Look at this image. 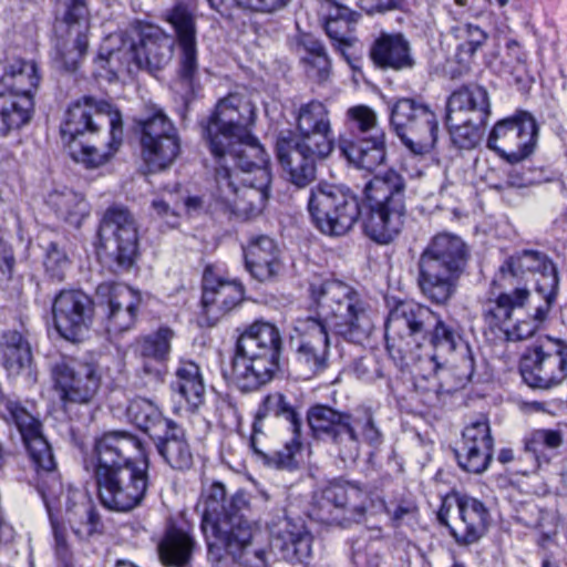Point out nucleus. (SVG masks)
Listing matches in <instances>:
<instances>
[{
	"mask_svg": "<svg viewBox=\"0 0 567 567\" xmlns=\"http://www.w3.org/2000/svg\"><path fill=\"white\" fill-rule=\"evenodd\" d=\"M181 209V196L171 190H165L151 203L152 215L169 227H175L178 224Z\"/></svg>",
	"mask_w": 567,
	"mask_h": 567,
	"instance_id": "13d9d810",
	"label": "nucleus"
},
{
	"mask_svg": "<svg viewBox=\"0 0 567 567\" xmlns=\"http://www.w3.org/2000/svg\"><path fill=\"white\" fill-rule=\"evenodd\" d=\"M293 143L316 159L328 157L334 148L333 132H297Z\"/></svg>",
	"mask_w": 567,
	"mask_h": 567,
	"instance_id": "864d4df0",
	"label": "nucleus"
},
{
	"mask_svg": "<svg viewBox=\"0 0 567 567\" xmlns=\"http://www.w3.org/2000/svg\"><path fill=\"white\" fill-rule=\"evenodd\" d=\"M202 530L206 543L245 517L249 502L244 492H237L230 498L220 483L212 484L203 494Z\"/></svg>",
	"mask_w": 567,
	"mask_h": 567,
	"instance_id": "5701e85b",
	"label": "nucleus"
},
{
	"mask_svg": "<svg viewBox=\"0 0 567 567\" xmlns=\"http://www.w3.org/2000/svg\"><path fill=\"white\" fill-rule=\"evenodd\" d=\"M94 312L91 298L81 290H62L53 299V322L59 334L71 342L89 332Z\"/></svg>",
	"mask_w": 567,
	"mask_h": 567,
	"instance_id": "a878e982",
	"label": "nucleus"
},
{
	"mask_svg": "<svg viewBox=\"0 0 567 567\" xmlns=\"http://www.w3.org/2000/svg\"><path fill=\"white\" fill-rule=\"evenodd\" d=\"M310 293L317 315L296 320L295 331L299 336L296 353L301 364L318 373L328 367L329 329L348 341L359 343L369 336L372 321L367 302L344 282L311 284Z\"/></svg>",
	"mask_w": 567,
	"mask_h": 567,
	"instance_id": "f03ea898",
	"label": "nucleus"
},
{
	"mask_svg": "<svg viewBox=\"0 0 567 567\" xmlns=\"http://www.w3.org/2000/svg\"><path fill=\"white\" fill-rule=\"evenodd\" d=\"M166 19L176 35L178 80L193 93L199 70L195 14L186 4L177 3Z\"/></svg>",
	"mask_w": 567,
	"mask_h": 567,
	"instance_id": "b1692460",
	"label": "nucleus"
},
{
	"mask_svg": "<svg viewBox=\"0 0 567 567\" xmlns=\"http://www.w3.org/2000/svg\"><path fill=\"white\" fill-rule=\"evenodd\" d=\"M100 237L105 247H113L115 259L122 268H128L137 254V227L132 214L124 207H110L100 226Z\"/></svg>",
	"mask_w": 567,
	"mask_h": 567,
	"instance_id": "c85d7f7f",
	"label": "nucleus"
},
{
	"mask_svg": "<svg viewBox=\"0 0 567 567\" xmlns=\"http://www.w3.org/2000/svg\"><path fill=\"white\" fill-rule=\"evenodd\" d=\"M270 415L287 420L291 432L301 430V420L298 412L281 392L269 393L262 399L256 413V421L260 422Z\"/></svg>",
	"mask_w": 567,
	"mask_h": 567,
	"instance_id": "8fccbe9b",
	"label": "nucleus"
},
{
	"mask_svg": "<svg viewBox=\"0 0 567 567\" xmlns=\"http://www.w3.org/2000/svg\"><path fill=\"white\" fill-rule=\"evenodd\" d=\"M494 440L486 416L470 423L462 433V444L455 450L460 467L468 473L485 472L492 461Z\"/></svg>",
	"mask_w": 567,
	"mask_h": 567,
	"instance_id": "7c9ffc66",
	"label": "nucleus"
},
{
	"mask_svg": "<svg viewBox=\"0 0 567 567\" xmlns=\"http://www.w3.org/2000/svg\"><path fill=\"white\" fill-rule=\"evenodd\" d=\"M141 156L150 173L169 167L181 152V142L172 121L156 109L152 115L138 121Z\"/></svg>",
	"mask_w": 567,
	"mask_h": 567,
	"instance_id": "412c9836",
	"label": "nucleus"
},
{
	"mask_svg": "<svg viewBox=\"0 0 567 567\" xmlns=\"http://www.w3.org/2000/svg\"><path fill=\"white\" fill-rule=\"evenodd\" d=\"M61 492V484L54 478L53 485L45 487L44 485L41 486V494L43 497V501L47 505L50 522L52 526L53 537H54V544H55V551L56 555L64 559L68 556L69 548H68V542H66V534L65 528L58 523V520L52 516L49 499L58 497V494Z\"/></svg>",
	"mask_w": 567,
	"mask_h": 567,
	"instance_id": "052dcab7",
	"label": "nucleus"
},
{
	"mask_svg": "<svg viewBox=\"0 0 567 567\" xmlns=\"http://www.w3.org/2000/svg\"><path fill=\"white\" fill-rule=\"evenodd\" d=\"M435 312L429 307L402 301L389 313L385 322L386 349L391 355L405 358L419 349L431 328Z\"/></svg>",
	"mask_w": 567,
	"mask_h": 567,
	"instance_id": "dca6fc26",
	"label": "nucleus"
},
{
	"mask_svg": "<svg viewBox=\"0 0 567 567\" xmlns=\"http://www.w3.org/2000/svg\"><path fill=\"white\" fill-rule=\"evenodd\" d=\"M427 338L434 349L431 361L435 371L449 368L454 370L461 380L472 379L475 370L473 353L456 323L446 322L435 313Z\"/></svg>",
	"mask_w": 567,
	"mask_h": 567,
	"instance_id": "aec40b11",
	"label": "nucleus"
},
{
	"mask_svg": "<svg viewBox=\"0 0 567 567\" xmlns=\"http://www.w3.org/2000/svg\"><path fill=\"white\" fill-rule=\"evenodd\" d=\"M524 382L535 389H550L567 378V341L546 337L529 348L520 363Z\"/></svg>",
	"mask_w": 567,
	"mask_h": 567,
	"instance_id": "6ab92c4d",
	"label": "nucleus"
},
{
	"mask_svg": "<svg viewBox=\"0 0 567 567\" xmlns=\"http://www.w3.org/2000/svg\"><path fill=\"white\" fill-rule=\"evenodd\" d=\"M56 19L65 24L71 43L59 39L51 59L58 69L73 72L79 68L89 48L91 12L87 0H58Z\"/></svg>",
	"mask_w": 567,
	"mask_h": 567,
	"instance_id": "f3484780",
	"label": "nucleus"
},
{
	"mask_svg": "<svg viewBox=\"0 0 567 567\" xmlns=\"http://www.w3.org/2000/svg\"><path fill=\"white\" fill-rule=\"evenodd\" d=\"M321 17L323 23L326 22H337L339 20L346 19H359L360 14L355 11H352L346 6H342L333 0H324L321 3Z\"/></svg>",
	"mask_w": 567,
	"mask_h": 567,
	"instance_id": "69168bd1",
	"label": "nucleus"
},
{
	"mask_svg": "<svg viewBox=\"0 0 567 567\" xmlns=\"http://www.w3.org/2000/svg\"><path fill=\"white\" fill-rule=\"evenodd\" d=\"M142 450L141 441L123 431H114L96 439L91 461L99 497L104 507L115 512H130L142 504L148 489V464L132 460Z\"/></svg>",
	"mask_w": 567,
	"mask_h": 567,
	"instance_id": "7ed1b4c3",
	"label": "nucleus"
},
{
	"mask_svg": "<svg viewBox=\"0 0 567 567\" xmlns=\"http://www.w3.org/2000/svg\"><path fill=\"white\" fill-rule=\"evenodd\" d=\"M351 426L358 443V456L360 455L361 441L373 449L383 443V433L377 424L374 414L370 408L360 406L351 413Z\"/></svg>",
	"mask_w": 567,
	"mask_h": 567,
	"instance_id": "3c124183",
	"label": "nucleus"
},
{
	"mask_svg": "<svg viewBox=\"0 0 567 567\" xmlns=\"http://www.w3.org/2000/svg\"><path fill=\"white\" fill-rule=\"evenodd\" d=\"M174 388L186 401L187 409L197 411L205 402L206 388L199 367L190 360H182L175 372Z\"/></svg>",
	"mask_w": 567,
	"mask_h": 567,
	"instance_id": "79ce46f5",
	"label": "nucleus"
},
{
	"mask_svg": "<svg viewBox=\"0 0 567 567\" xmlns=\"http://www.w3.org/2000/svg\"><path fill=\"white\" fill-rule=\"evenodd\" d=\"M357 22L358 19H341L337 22L323 23L327 35L332 41L333 47L347 61H349V49L357 42L354 35Z\"/></svg>",
	"mask_w": 567,
	"mask_h": 567,
	"instance_id": "6e6d98bb",
	"label": "nucleus"
},
{
	"mask_svg": "<svg viewBox=\"0 0 567 567\" xmlns=\"http://www.w3.org/2000/svg\"><path fill=\"white\" fill-rule=\"evenodd\" d=\"M174 331L162 327L157 331L137 340L136 351L143 360V370L147 374H159V365L168 359Z\"/></svg>",
	"mask_w": 567,
	"mask_h": 567,
	"instance_id": "ea45409f",
	"label": "nucleus"
},
{
	"mask_svg": "<svg viewBox=\"0 0 567 567\" xmlns=\"http://www.w3.org/2000/svg\"><path fill=\"white\" fill-rule=\"evenodd\" d=\"M82 502L68 505L66 518L73 534L89 540L103 534L104 525L94 505L81 495Z\"/></svg>",
	"mask_w": 567,
	"mask_h": 567,
	"instance_id": "c03bdc74",
	"label": "nucleus"
},
{
	"mask_svg": "<svg viewBox=\"0 0 567 567\" xmlns=\"http://www.w3.org/2000/svg\"><path fill=\"white\" fill-rule=\"evenodd\" d=\"M271 549L289 563H305L312 551V535L301 519L282 516L268 523Z\"/></svg>",
	"mask_w": 567,
	"mask_h": 567,
	"instance_id": "c756f323",
	"label": "nucleus"
},
{
	"mask_svg": "<svg viewBox=\"0 0 567 567\" xmlns=\"http://www.w3.org/2000/svg\"><path fill=\"white\" fill-rule=\"evenodd\" d=\"M307 421L313 435L327 437L338 450L344 462L358 458V443L351 426V413L338 411L326 404H316L308 410Z\"/></svg>",
	"mask_w": 567,
	"mask_h": 567,
	"instance_id": "393cba45",
	"label": "nucleus"
},
{
	"mask_svg": "<svg viewBox=\"0 0 567 567\" xmlns=\"http://www.w3.org/2000/svg\"><path fill=\"white\" fill-rule=\"evenodd\" d=\"M236 3L244 8L261 13H276L285 9L291 0H235Z\"/></svg>",
	"mask_w": 567,
	"mask_h": 567,
	"instance_id": "338daca9",
	"label": "nucleus"
},
{
	"mask_svg": "<svg viewBox=\"0 0 567 567\" xmlns=\"http://www.w3.org/2000/svg\"><path fill=\"white\" fill-rule=\"evenodd\" d=\"M4 408L6 420L17 426L37 472L52 474L55 470V460L50 444L43 436L41 422L20 402L7 400Z\"/></svg>",
	"mask_w": 567,
	"mask_h": 567,
	"instance_id": "bb28decb",
	"label": "nucleus"
},
{
	"mask_svg": "<svg viewBox=\"0 0 567 567\" xmlns=\"http://www.w3.org/2000/svg\"><path fill=\"white\" fill-rule=\"evenodd\" d=\"M524 451L534 461V468L543 464H549L557 455L564 444L561 431L554 429H538L524 437Z\"/></svg>",
	"mask_w": 567,
	"mask_h": 567,
	"instance_id": "37998d69",
	"label": "nucleus"
},
{
	"mask_svg": "<svg viewBox=\"0 0 567 567\" xmlns=\"http://www.w3.org/2000/svg\"><path fill=\"white\" fill-rule=\"evenodd\" d=\"M348 134H341L338 146L354 166L372 172L384 163L385 133L379 126L374 110L355 105L346 113Z\"/></svg>",
	"mask_w": 567,
	"mask_h": 567,
	"instance_id": "9b49d317",
	"label": "nucleus"
},
{
	"mask_svg": "<svg viewBox=\"0 0 567 567\" xmlns=\"http://www.w3.org/2000/svg\"><path fill=\"white\" fill-rule=\"evenodd\" d=\"M48 367L54 391L64 406L87 404L100 388V377L92 364L61 353L48 357Z\"/></svg>",
	"mask_w": 567,
	"mask_h": 567,
	"instance_id": "a211bd4d",
	"label": "nucleus"
},
{
	"mask_svg": "<svg viewBox=\"0 0 567 567\" xmlns=\"http://www.w3.org/2000/svg\"><path fill=\"white\" fill-rule=\"evenodd\" d=\"M298 44L310 54L308 62L318 68V76L324 80L329 74L330 60L323 44L309 33L300 34Z\"/></svg>",
	"mask_w": 567,
	"mask_h": 567,
	"instance_id": "680f3d73",
	"label": "nucleus"
},
{
	"mask_svg": "<svg viewBox=\"0 0 567 567\" xmlns=\"http://www.w3.org/2000/svg\"><path fill=\"white\" fill-rule=\"evenodd\" d=\"M95 293L97 301L106 306L110 333H122L134 327L142 303L140 291L121 282L105 281L96 287Z\"/></svg>",
	"mask_w": 567,
	"mask_h": 567,
	"instance_id": "cd10ccee",
	"label": "nucleus"
},
{
	"mask_svg": "<svg viewBox=\"0 0 567 567\" xmlns=\"http://www.w3.org/2000/svg\"><path fill=\"white\" fill-rule=\"evenodd\" d=\"M390 124L403 145L415 155L429 153L437 140L439 122L429 105L401 99L391 109Z\"/></svg>",
	"mask_w": 567,
	"mask_h": 567,
	"instance_id": "2eb2a0df",
	"label": "nucleus"
},
{
	"mask_svg": "<svg viewBox=\"0 0 567 567\" xmlns=\"http://www.w3.org/2000/svg\"><path fill=\"white\" fill-rule=\"evenodd\" d=\"M369 54L374 65L383 70L403 71L415 64L410 42L401 33H382L372 43Z\"/></svg>",
	"mask_w": 567,
	"mask_h": 567,
	"instance_id": "e433bc0d",
	"label": "nucleus"
},
{
	"mask_svg": "<svg viewBox=\"0 0 567 567\" xmlns=\"http://www.w3.org/2000/svg\"><path fill=\"white\" fill-rule=\"evenodd\" d=\"M173 58V41L159 28L143 25L133 34L109 35L99 51L96 62L110 72H154L165 68Z\"/></svg>",
	"mask_w": 567,
	"mask_h": 567,
	"instance_id": "6e6552de",
	"label": "nucleus"
},
{
	"mask_svg": "<svg viewBox=\"0 0 567 567\" xmlns=\"http://www.w3.org/2000/svg\"><path fill=\"white\" fill-rule=\"evenodd\" d=\"M535 330V327H533L529 322H520L513 327V329H509L507 327L504 332L506 334L507 340L516 341V340H523L533 334Z\"/></svg>",
	"mask_w": 567,
	"mask_h": 567,
	"instance_id": "774afa93",
	"label": "nucleus"
},
{
	"mask_svg": "<svg viewBox=\"0 0 567 567\" xmlns=\"http://www.w3.org/2000/svg\"><path fill=\"white\" fill-rule=\"evenodd\" d=\"M499 73L508 82L513 81L516 84L524 82L527 75L526 54L518 42L511 40L506 43Z\"/></svg>",
	"mask_w": 567,
	"mask_h": 567,
	"instance_id": "5fc2aeb1",
	"label": "nucleus"
},
{
	"mask_svg": "<svg viewBox=\"0 0 567 567\" xmlns=\"http://www.w3.org/2000/svg\"><path fill=\"white\" fill-rule=\"evenodd\" d=\"M404 189L403 177L389 171L365 185V203L361 206L349 188L318 184L310 192L308 210L313 225L324 235L343 236L361 217L368 237L378 244H389L404 223Z\"/></svg>",
	"mask_w": 567,
	"mask_h": 567,
	"instance_id": "f257e3e1",
	"label": "nucleus"
},
{
	"mask_svg": "<svg viewBox=\"0 0 567 567\" xmlns=\"http://www.w3.org/2000/svg\"><path fill=\"white\" fill-rule=\"evenodd\" d=\"M207 549L209 559L215 563L229 556L246 567H267L274 551L261 528L246 516L208 540Z\"/></svg>",
	"mask_w": 567,
	"mask_h": 567,
	"instance_id": "4468645a",
	"label": "nucleus"
},
{
	"mask_svg": "<svg viewBox=\"0 0 567 567\" xmlns=\"http://www.w3.org/2000/svg\"><path fill=\"white\" fill-rule=\"evenodd\" d=\"M456 505L460 525L453 529V535L460 544H473L484 535L489 511L482 501L466 494L456 496Z\"/></svg>",
	"mask_w": 567,
	"mask_h": 567,
	"instance_id": "4c0bfd02",
	"label": "nucleus"
},
{
	"mask_svg": "<svg viewBox=\"0 0 567 567\" xmlns=\"http://www.w3.org/2000/svg\"><path fill=\"white\" fill-rule=\"evenodd\" d=\"M126 413L130 422L153 439L173 422V420L164 417L152 401L144 398L133 400L128 404Z\"/></svg>",
	"mask_w": 567,
	"mask_h": 567,
	"instance_id": "49530a36",
	"label": "nucleus"
},
{
	"mask_svg": "<svg viewBox=\"0 0 567 567\" xmlns=\"http://www.w3.org/2000/svg\"><path fill=\"white\" fill-rule=\"evenodd\" d=\"M530 279L535 280L536 292L544 299V305L535 311V319L543 321L556 301L559 286L557 269L545 252L524 249L507 257L499 266L493 285L498 288L527 287Z\"/></svg>",
	"mask_w": 567,
	"mask_h": 567,
	"instance_id": "9d476101",
	"label": "nucleus"
},
{
	"mask_svg": "<svg viewBox=\"0 0 567 567\" xmlns=\"http://www.w3.org/2000/svg\"><path fill=\"white\" fill-rule=\"evenodd\" d=\"M385 511L395 526L411 524L417 516V506L411 498L390 503L385 506Z\"/></svg>",
	"mask_w": 567,
	"mask_h": 567,
	"instance_id": "0e129e2a",
	"label": "nucleus"
},
{
	"mask_svg": "<svg viewBox=\"0 0 567 567\" xmlns=\"http://www.w3.org/2000/svg\"><path fill=\"white\" fill-rule=\"evenodd\" d=\"M537 134L535 118L528 112L519 111L494 125L487 146L506 161L517 163L534 152Z\"/></svg>",
	"mask_w": 567,
	"mask_h": 567,
	"instance_id": "4be33fe9",
	"label": "nucleus"
},
{
	"mask_svg": "<svg viewBox=\"0 0 567 567\" xmlns=\"http://www.w3.org/2000/svg\"><path fill=\"white\" fill-rule=\"evenodd\" d=\"M278 161L297 187H306L316 178V159L293 143V133L281 132L276 142Z\"/></svg>",
	"mask_w": 567,
	"mask_h": 567,
	"instance_id": "473e14b6",
	"label": "nucleus"
},
{
	"mask_svg": "<svg viewBox=\"0 0 567 567\" xmlns=\"http://www.w3.org/2000/svg\"><path fill=\"white\" fill-rule=\"evenodd\" d=\"M244 257L246 269L258 281L272 279L281 269L279 248L266 235L251 236L244 246Z\"/></svg>",
	"mask_w": 567,
	"mask_h": 567,
	"instance_id": "f704fd0d",
	"label": "nucleus"
},
{
	"mask_svg": "<svg viewBox=\"0 0 567 567\" xmlns=\"http://www.w3.org/2000/svg\"><path fill=\"white\" fill-rule=\"evenodd\" d=\"M446 125L450 128L453 143L460 148L475 147L482 137V127L485 123L478 121L467 122L466 118L457 120L456 122L446 118Z\"/></svg>",
	"mask_w": 567,
	"mask_h": 567,
	"instance_id": "4d7b16f0",
	"label": "nucleus"
},
{
	"mask_svg": "<svg viewBox=\"0 0 567 567\" xmlns=\"http://www.w3.org/2000/svg\"><path fill=\"white\" fill-rule=\"evenodd\" d=\"M282 338L271 322L256 320L240 331L231 360V378L243 391L269 383L279 370Z\"/></svg>",
	"mask_w": 567,
	"mask_h": 567,
	"instance_id": "0eeeda50",
	"label": "nucleus"
},
{
	"mask_svg": "<svg viewBox=\"0 0 567 567\" xmlns=\"http://www.w3.org/2000/svg\"><path fill=\"white\" fill-rule=\"evenodd\" d=\"M373 506V494L365 485L333 481L315 494L310 515L322 524L346 526L360 522Z\"/></svg>",
	"mask_w": 567,
	"mask_h": 567,
	"instance_id": "ddd939ff",
	"label": "nucleus"
},
{
	"mask_svg": "<svg viewBox=\"0 0 567 567\" xmlns=\"http://www.w3.org/2000/svg\"><path fill=\"white\" fill-rule=\"evenodd\" d=\"M503 291L491 296L483 302L482 315L492 328L505 330L512 320L514 311L523 308L529 299L530 291L526 286L501 288Z\"/></svg>",
	"mask_w": 567,
	"mask_h": 567,
	"instance_id": "c9c22d12",
	"label": "nucleus"
},
{
	"mask_svg": "<svg viewBox=\"0 0 567 567\" xmlns=\"http://www.w3.org/2000/svg\"><path fill=\"white\" fill-rule=\"evenodd\" d=\"M0 351L10 374H19L31 362L30 346L18 331H7L0 337Z\"/></svg>",
	"mask_w": 567,
	"mask_h": 567,
	"instance_id": "de8ad7c7",
	"label": "nucleus"
},
{
	"mask_svg": "<svg viewBox=\"0 0 567 567\" xmlns=\"http://www.w3.org/2000/svg\"><path fill=\"white\" fill-rule=\"evenodd\" d=\"M466 258V246L458 236L442 233L432 237L417 261L422 295L435 305H445L456 291Z\"/></svg>",
	"mask_w": 567,
	"mask_h": 567,
	"instance_id": "1a4fd4ad",
	"label": "nucleus"
},
{
	"mask_svg": "<svg viewBox=\"0 0 567 567\" xmlns=\"http://www.w3.org/2000/svg\"><path fill=\"white\" fill-rule=\"evenodd\" d=\"M256 118V107L239 94L220 100L215 110L199 122L203 140L216 162L268 157L250 127Z\"/></svg>",
	"mask_w": 567,
	"mask_h": 567,
	"instance_id": "39448f33",
	"label": "nucleus"
},
{
	"mask_svg": "<svg viewBox=\"0 0 567 567\" xmlns=\"http://www.w3.org/2000/svg\"><path fill=\"white\" fill-rule=\"evenodd\" d=\"M291 439L285 443L281 450L265 455V462L278 470H293L297 467V455L302 447L301 430L291 432Z\"/></svg>",
	"mask_w": 567,
	"mask_h": 567,
	"instance_id": "bf43d9fd",
	"label": "nucleus"
},
{
	"mask_svg": "<svg viewBox=\"0 0 567 567\" xmlns=\"http://www.w3.org/2000/svg\"><path fill=\"white\" fill-rule=\"evenodd\" d=\"M217 162L210 195L216 205L239 219H251L266 206L271 182L269 159Z\"/></svg>",
	"mask_w": 567,
	"mask_h": 567,
	"instance_id": "423d86ee",
	"label": "nucleus"
},
{
	"mask_svg": "<svg viewBox=\"0 0 567 567\" xmlns=\"http://www.w3.org/2000/svg\"><path fill=\"white\" fill-rule=\"evenodd\" d=\"M40 80L34 61L13 59L4 66L0 78V131L3 135L30 120Z\"/></svg>",
	"mask_w": 567,
	"mask_h": 567,
	"instance_id": "f8f14e48",
	"label": "nucleus"
},
{
	"mask_svg": "<svg viewBox=\"0 0 567 567\" xmlns=\"http://www.w3.org/2000/svg\"><path fill=\"white\" fill-rule=\"evenodd\" d=\"M297 132H333L327 106L317 100L302 104L296 116Z\"/></svg>",
	"mask_w": 567,
	"mask_h": 567,
	"instance_id": "603ef678",
	"label": "nucleus"
},
{
	"mask_svg": "<svg viewBox=\"0 0 567 567\" xmlns=\"http://www.w3.org/2000/svg\"><path fill=\"white\" fill-rule=\"evenodd\" d=\"M244 297V288L236 280L224 277L214 266L203 275L202 305L207 315L221 316L235 308Z\"/></svg>",
	"mask_w": 567,
	"mask_h": 567,
	"instance_id": "2f4dec72",
	"label": "nucleus"
},
{
	"mask_svg": "<svg viewBox=\"0 0 567 567\" xmlns=\"http://www.w3.org/2000/svg\"><path fill=\"white\" fill-rule=\"evenodd\" d=\"M195 548L196 542L188 532L171 526L158 544V554L164 565L184 567L189 564Z\"/></svg>",
	"mask_w": 567,
	"mask_h": 567,
	"instance_id": "a19ab883",
	"label": "nucleus"
},
{
	"mask_svg": "<svg viewBox=\"0 0 567 567\" xmlns=\"http://www.w3.org/2000/svg\"><path fill=\"white\" fill-rule=\"evenodd\" d=\"M44 267L47 274L58 280L61 281L64 279L65 271L70 267V260L65 252L59 249L55 243H51L48 246L47 255L44 259Z\"/></svg>",
	"mask_w": 567,
	"mask_h": 567,
	"instance_id": "e2e57ef3",
	"label": "nucleus"
},
{
	"mask_svg": "<svg viewBox=\"0 0 567 567\" xmlns=\"http://www.w3.org/2000/svg\"><path fill=\"white\" fill-rule=\"evenodd\" d=\"M451 34L457 41L456 56L461 63H468L487 40L486 32L471 22H457Z\"/></svg>",
	"mask_w": 567,
	"mask_h": 567,
	"instance_id": "09e8293b",
	"label": "nucleus"
},
{
	"mask_svg": "<svg viewBox=\"0 0 567 567\" xmlns=\"http://www.w3.org/2000/svg\"><path fill=\"white\" fill-rule=\"evenodd\" d=\"M447 120L456 122L466 118L467 122L486 123L491 114L489 96L485 87L466 85L454 91L446 106Z\"/></svg>",
	"mask_w": 567,
	"mask_h": 567,
	"instance_id": "72a5a7b5",
	"label": "nucleus"
},
{
	"mask_svg": "<svg viewBox=\"0 0 567 567\" xmlns=\"http://www.w3.org/2000/svg\"><path fill=\"white\" fill-rule=\"evenodd\" d=\"M48 204L60 218L74 227H79L90 214V205L84 196L68 188L52 192Z\"/></svg>",
	"mask_w": 567,
	"mask_h": 567,
	"instance_id": "a18cd8bd",
	"label": "nucleus"
},
{
	"mask_svg": "<svg viewBox=\"0 0 567 567\" xmlns=\"http://www.w3.org/2000/svg\"><path fill=\"white\" fill-rule=\"evenodd\" d=\"M123 135L122 115L106 101L84 97L73 103L61 125L62 140L69 144L71 157L86 167L109 162Z\"/></svg>",
	"mask_w": 567,
	"mask_h": 567,
	"instance_id": "20e7f679",
	"label": "nucleus"
},
{
	"mask_svg": "<svg viewBox=\"0 0 567 567\" xmlns=\"http://www.w3.org/2000/svg\"><path fill=\"white\" fill-rule=\"evenodd\" d=\"M154 441L158 454L172 468H190L193 453L185 430L179 424L173 421Z\"/></svg>",
	"mask_w": 567,
	"mask_h": 567,
	"instance_id": "58836bf2",
	"label": "nucleus"
}]
</instances>
